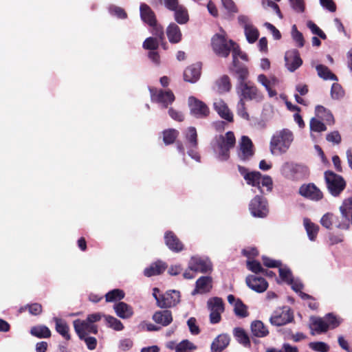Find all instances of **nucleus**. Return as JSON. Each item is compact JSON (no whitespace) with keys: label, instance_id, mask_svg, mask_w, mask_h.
<instances>
[{"label":"nucleus","instance_id":"nucleus-45","mask_svg":"<svg viewBox=\"0 0 352 352\" xmlns=\"http://www.w3.org/2000/svg\"><path fill=\"white\" fill-rule=\"evenodd\" d=\"M324 319L327 322V325L329 329H335L338 327L341 323V319L338 318L336 315L332 313L327 314L324 316Z\"/></svg>","mask_w":352,"mask_h":352},{"label":"nucleus","instance_id":"nucleus-5","mask_svg":"<svg viewBox=\"0 0 352 352\" xmlns=\"http://www.w3.org/2000/svg\"><path fill=\"white\" fill-rule=\"evenodd\" d=\"M236 89L239 100H243L245 102L249 100L260 102L263 99V95L257 87L247 80L237 82Z\"/></svg>","mask_w":352,"mask_h":352},{"label":"nucleus","instance_id":"nucleus-63","mask_svg":"<svg viewBox=\"0 0 352 352\" xmlns=\"http://www.w3.org/2000/svg\"><path fill=\"white\" fill-rule=\"evenodd\" d=\"M292 8L297 12H304L305 10L303 0H288Z\"/></svg>","mask_w":352,"mask_h":352},{"label":"nucleus","instance_id":"nucleus-42","mask_svg":"<svg viewBox=\"0 0 352 352\" xmlns=\"http://www.w3.org/2000/svg\"><path fill=\"white\" fill-rule=\"evenodd\" d=\"M312 325L314 327V330L317 333H325L328 331V327L324 318H314L312 320Z\"/></svg>","mask_w":352,"mask_h":352},{"label":"nucleus","instance_id":"nucleus-58","mask_svg":"<svg viewBox=\"0 0 352 352\" xmlns=\"http://www.w3.org/2000/svg\"><path fill=\"white\" fill-rule=\"evenodd\" d=\"M237 114L245 120H250V116L246 110L245 102L243 100H239L238 102Z\"/></svg>","mask_w":352,"mask_h":352},{"label":"nucleus","instance_id":"nucleus-21","mask_svg":"<svg viewBox=\"0 0 352 352\" xmlns=\"http://www.w3.org/2000/svg\"><path fill=\"white\" fill-rule=\"evenodd\" d=\"M285 60V66L291 72H294L302 64V60L297 50L294 51L292 54H286Z\"/></svg>","mask_w":352,"mask_h":352},{"label":"nucleus","instance_id":"nucleus-38","mask_svg":"<svg viewBox=\"0 0 352 352\" xmlns=\"http://www.w3.org/2000/svg\"><path fill=\"white\" fill-rule=\"evenodd\" d=\"M316 71L318 76L324 80H337V76L333 74L330 69L325 65H318L316 66Z\"/></svg>","mask_w":352,"mask_h":352},{"label":"nucleus","instance_id":"nucleus-30","mask_svg":"<svg viewBox=\"0 0 352 352\" xmlns=\"http://www.w3.org/2000/svg\"><path fill=\"white\" fill-rule=\"evenodd\" d=\"M172 12H174L175 20L179 24H186L189 21L188 10L184 6L180 4Z\"/></svg>","mask_w":352,"mask_h":352},{"label":"nucleus","instance_id":"nucleus-11","mask_svg":"<svg viewBox=\"0 0 352 352\" xmlns=\"http://www.w3.org/2000/svg\"><path fill=\"white\" fill-rule=\"evenodd\" d=\"M188 103L190 114L196 118H206L209 116L210 109L203 101L194 96H190Z\"/></svg>","mask_w":352,"mask_h":352},{"label":"nucleus","instance_id":"nucleus-14","mask_svg":"<svg viewBox=\"0 0 352 352\" xmlns=\"http://www.w3.org/2000/svg\"><path fill=\"white\" fill-rule=\"evenodd\" d=\"M73 324L74 330L80 339L83 338L85 336H87V333H98V327L85 320L76 319Z\"/></svg>","mask_w":352,"mask_h":352},{"label":"nucleus","instance_id":"nucleus-17","mask_svg":"<svg viewBox=\"0 0 352 352\" xmlns=\"http://www.w3.org/2000/svg\"><path fill=\"white\" fill-rule=\"evenodd\" d=\"M188 269L194 272L207 273L212 270V264L200 257L193 256L189 262Z\"/></svg>","mask_w":352,"mask_h":352},{"label":"nucleus","instance_id":"nucleus-55","mask_svg":"<svg viewBox=\"0 0 352 352\" xmlns=\"http://www.w3.org/2000/svg\"><path fill=\"white\" fill-rule=\"evenodd\" d=\"M152 28V34L160 41H163L164 40V33L163 27L155 22V25H149Z\"/></svg>","mask_w":352,"mask_h":352},{"label":"nucleus","instance_id":"nucleus-3","mask_svg":"<svg viewBox=\"0 0 352 352\" xmlns=\"http://www.w3.org/2000/svg\"><path fill=\"white\" fill-rule=\"evenodd\" d=\"M236 138L232 131H228L225 135H219L216 141L214 151L217 159L224 162L230 158V150L235 146Z\"/></svg>","mask_w":352,"mask_h":352},{"label":"nucleus","instance_id":"nucleus-18","mask_svg":"<svg viewBox=\"0 0 352 352\" xmlns=\"http://www.w3.org/2000/svg\"><path fill=\"white\" fill-rule=\"evenodd\" d=\"M254 153L252 140L248 136H242L240 142L239 158L243 161H246L250 160L254 155Z\"/></svg>","mask_w":352,"mask_h":352},{"label":"nucleus","instance_id":"nucleus-33","mask_svg":"<svg viewBox=\"0 0 352 352\" xmlns=\"http://www.w3.org/2000/svg\"><path fill=\"white\" fill-rule=\"evenodd\" d=\"M262 175L258 171H252L250 173V175H246V179H245L248 185L257 187L261 194H265L263 189H261V180Z\"/></svg>","mask_w":352,"mask_h":352},{"label":"nucleus","instance_id":"nucleus-47","mask_svg":"<svg viewBox=\"0 0 352 352\" xmlns=\"http://www.w3.org/2000/svg\"><path fill=\"white\" fill-rule=\"evenodd\" d=\"M160 41H161L157 38L148 37L143 42L142 47L144 49L148 50L150 51L157 50L159 47Z\"/></svg>","mask_w":352,"mask_h":352},{"label":"nucleus","instance_id":"nucleus-22","mask_svg":"<svg viewBox=\"0 0 352 352\" xmlns=\"http://www.w3.org/2000/svg\"><path fill=\"white\" fill-rule=\"evenodd\" d=\"M142 20L148 25H155L157 21L156 16L152 9L146 3H141L140 7Z\"/></svg>","mask_w":352,"mask_h":352},{"label":"nucleus","instance_id":"nucleus-59","mask_svg":"<svg viewBox=\"0 0 352 352\" xmlns=\"http://www.w3.org/2000/svg\"><path fill=\"white\" fill-rule=\"evenodd\" d=\"M26 309L29 313L34 316H38L43 311V307L40 303L34 302L26 305Z\"/></svg>","mask_w":352,"mask_h":352},{"label":"nucleus","instance_id":"nucleus-60","mask_svg":"<svg viewBox=\"0 0 352 352\" xmlns=\"http://www.w3.org/2000/svg\"><path fill=\"white\" fill-rule=\"evenodd\" d=\"M261 188L263 187L266 188V190H264L265 194L267 192H271L272 190V188H273V182H272V179L271 178V177H270L268 175H265V176L262 175V178L261 180Z\"/></svg>","mask_w":352,"mask_h":352},{"label":"nucleus","instance_id":"nucleus-28","mask_svg":"<svg viewBox=\"0 0 352 352\" xmlns=\"http://www.w3.org/2000/svg\"><path fill=\"white\" fill-rule=\"evenodd\" d=\"M114 309L117 316L121 318H129L133 314L131 307L124 302H119L116 304Z\"/></svg>","mask_w":352,"mask_h":352},{"label":"nucleus","instance_id":"nucleus-51","mask_svg":"<svg viewBox=\"0 0 352 352\" xmlns=\"http://www.w3.org/2000/svg\"><path fill=\"white\" fill-rule=\"evenodd\" d=\"M292 34L293 39L296 41V45L298 47H302L305 44V39L303 35L296 28V25L292 26Z\"/></svg>","mask_w":352,"mask_h":352},{"label":"nucleus","instance_id":"nucleus-9","mask_svg":"<svg viewBox=\"0 0 352 352\" xmlns=\"http://www.w3.org/2000/svg\"><path fill=\"white\" fill-rule=\"evenodd\" d=\"M294 313L289 307H283L274 311L270 318L271 324L274 326H283L294 320Z\"/></svg>","mask_w":352,"mask_h":352},{"label":"nucleus","instance_id":"nucleus-37","mask_svg":"<svg viewBox=\"0 0 352 352\" xmlns=\"http://www.w3.org/2000/svg\"><path fill=\"white\" fill-rule=\"evenodd\" d=\"M163 141L166 145H170L175 142L179 133L175 129H165L162 132Z\"/></svg>","mask_w":352,"mask_h":352},{"label":"nucleus","instance_id":"nucleus-4","mask_svg":"<svg viewBox=\"0 0 352 352\" xmlns=\"http://www.w3.org/2000/svg\"><path fill=\"white\" fill-rule=\"evenodd\" d=\"M293 141V133L291 131L284 129L274 134L270 141V150L272 154L276 151L285 153Z\"/></svg>","mask_w":352,"mask_h":352},{"label":"nucleus","instance_id":"nucleus-48","mask_svg":"<svg viewBox=\"0 0 352 352\" xmlns=\"http://www.w3.org/2000/svg\"><path fill=\"white\" fill-rule=\"evenodd\" d=\"M105 320L108 326L116 331H121L124 329V325L120 320L111 316H105Z\"/></svg>","mask_w":352,"mask_h":352},{"label":"nucleus","instance_id":"nucleus-52","mask_svg":"<svg viewBox=\"0 0 352 352\" xmlns=\"http://www.w3.org/2000/svg\"><path fill=\"white\" fill-rule=\"evenodd\" d=\"M247 267L251 272L258 274V273H264V269L262 267L260 262L256 260H248L247 261Z\"/></svg>","mask_w":352,"mask_h":352},{"label":"nucleus","instance_id":"nucleus-31","mask_svg":"<svg viewBox=\"0 0 352 352\" xmlns=\"http://www.w3.org/2000/svg\"><path fill=\"white\" fill-rule=\"evenodd\" d=\"M252 334L258 338H263L269 334L267 328L261 320H255L251 324Z\"/></svg>","mask_w":352,"mask_h":352},{"label":"nucleus","instance_id":"nucleus-36","mask_svg":"<svg viewBox=\"0 0 352 352\" xmlns=\"http://www.w3.org/2000/svg\"><path fill=\"white\" fill-rule=\"evenodd\" d=\"M234 336L236 340L244 346H250V340L248 335L245 330L241 327H236L234 329Z\"/></svg>","mask_w":352,"mask_h":352},{"label":"nucleus","instance_id":"nucleus-15","mask_svg":"<svg viewBox=\"0 0 352 352\" xmlns=\"http://www.w3.org/2000/svg\"><path fill=\"white\" fill-rule=\"evenodd\" d=\"M164 243L173 252L178 253L184 250V243L173 231L168 230L165 232Z\"/></svg>","mask_w":352,"mask_h":352},{"label":"nucleus","instance_id":"nucleus-56","mask_svg":"<svg viewBox=\"0 0 352 352\" xmlns=\"http://www.w3.org/2000/svg\"><path fill=\"white\" fill-rule=\"evenodd\" d=\"M307 25L314 34L318 35L322 39L327 38V36L324 32L313 21H309Z\"/></svg>","mask_w":352,"mask_h":352},{"label":"nucleus","instance_id":"nucleus-64","mask_svg":"<svg viewBox=\"0 0 352 352\" xmlns=\"http://www.w3.org/2000/svg\"><path fill=\"white\" fill-rule=\"evenodd\" d=\"M133 346V342L130 338H124L120 341L119 349L121 351H126L131 349Z\"/></svg>","mask_w":352,"mask_h":352},{"label":"nucleus","instance_id":"nucleus-62","mask_svg":"<svg viewBox=\"0 0 352 352\" xmlns=\"http://www.w3.org/2000/svg\"><path fill=\"white\" fill-rule=\"evenodd\" d=\"M223 8L230 14L238 12V8L232 0H221Z\"/></svg>","mask_w":352,"mask_h":352},{"label":"nucleus","instance_id":"nucleus-2","mask_svg":"<svg viewBox=\"0 0 352 352\" xmlns=\"http://www.w3.org/2000/svg\"><path fill=\"white\" fill-rule=\"evenodd\" d=\"M210 45L213 52L221 58H228L230 53L232 55L234 50L239 46L235 41L228 38L224 30L212 36Z\"/></svg>","mask_w":352,"mask_h":352},{"label":"nucleus","instance_id":"nucleus-27","mask_svg":"<svg viewBox=\"0 0 352 352\" xmlns=\"http://www.w3.org/2000/svg\"><path fill=\"white\" fill-rule=\"evenodd\" d=\"M166 34L168 38V41L171 43H178L182 40V32L179 27L174 23H170L166 30Z\"/></svg>","mask_w":352,"mask_h":352},{"label":"nucleus","instance_id":"nucleus-16","mask_svg":"<svg viewBox=\"0 0 352 352\" xmlns=\"http://www.w3.org/2000/svg\"><path fill=\"white\" fill-rule=\"evenodd\" d=\"M245 283L251 289L258 293L264 292L268 287L267 280L264 278L256 275L248 276L245 278Z\"/></svg>","mask_w":352,"mask_h":352},{"label":"nucleus","instance_id":"nucleus-20","mask_svg":"<svg viewBox=\"0 0 352 352\" xmlns=\"http://www.w3.org/2000/svg\"><path fill=\"white\" fill-rule=\"evenodd\" d=\"M213 106L214 110L217 112L221 118L230 122H233V114L223 100H219L214 102Z\"/></svg>","mask_w":352,"mask_h":352},{"label":"nucleus","instance_id":"nucleus-44","mask_svg":"<svg viewBox=\"0 0 352 352\" xmlns=\"http://www.w3.org/2000/svg\"><path fill=\"white\" fill-rule=\"evenodd\" d=\"M310 129L312 131L321 133L327 130L325 124L316 118H312L309 122Z\"/></svg>","mask_w":352,"mask_h":352},{"label":"nucleus","instance_id":"nucleus-6","mask_svg":"<svg viewBox=\"0 0 352 352\" xmlns=\"http://www.w3.org/2000/svg\"><path fill=\"white\" fill-rule=\"evenodd\" d=\"M324 176L329 192L333 197L340 196L346 186L344 177L331 170L325 171Z\"/></svg>","mask_w":352,"mask_h":352},{"label":"nucleus","instance_id":"nucleus-25","mask_svg":"<svg viewBox=\"0 0 352 352\" xmlns=\"http://www.w3.org/2000/svg\"><path fill=\"white\" fill-rule=\"evenodd\" d=\"M212 281L210 276H201L196 281L195 289L192 292V294L209 292L212 288Z\"/></svg>","mask_w":352,"mask_h":352},{"label":"nucleus","instance_id":"nucleus-13","mask_svg":"<svg viewBox=\"0 0 352 352\" xmlns=\"http://www.w3.org/2000/svg\"><path fill=\"white\" fill-rule=\"evenodd\" d=\"M299 194L315 201H320L323 198L322 192L313 183L302 185L299 188Z\"/></svg>","mask_w":352,"mask_h":352},{"label":"nucleus","instance_id":"nucleus-61","mask_svg":"<svg viewBox=\"0 0 352 352\" xmlns=\"http://www.w3.org/2000/svg\"><path fill=\"white\" fill-rule=\"evenodd\" d=\"M158 2L170 11L175 10L180 5L179 0H158Z\"/></svg>","mask_w":352,"mask_h":352},{"label":"nucleus","instance_id":"nucleus-32","mask_svg":"<svg viewBox=\"0 0 352 352\" xmlns=\"http://www.w3.org/2000/svg\"><path fill=\"white\" fill-rule=\"evenodd\" d=\"M30 334L38 338H49L52 336L50 329L45 325H36L31 328Z\"/></svg>","mask_w":352,"mask_h":352},{"label":"nucleus","instance_id":"nucleus-43","mask_svg":"<svg viewBox=\"0 0 352 352\" xmlns=\"http://www.w3.org/2000/svg\"><path fill=\"white\" fill-rule=\"evenodd\" d=\"M234 311L235 315L240 318H245L248 316L247 306L240 299H237L234 303Z\"/></svg>","mask_w":352,"mask_h":352},{"label":"nucleus","instance_id":"nucleus-12","mask_svg":"<svg viewBox=\"0 0 352 352\" xmlns=\"http://www.w3.org/2000/svg\"><path fill=\"white\" fill-rule=\"evenodd\" d=\"M208 307L210 311V322L217 324L221 320V313L224 311V304L221 298L214 297L208 301Z\"/></svg>","mask_w":352,"mask_h":352},{"label":"nucleus","instance_id":"nucleus-24","mask_svg":"<svg viewBox=\"0 0 352 352\" xmlns=\"http://www.w3.org/2000/svg\"><path fill=\"white\" fill-rule=\"evenodd\" d=\"M230 343V337L227 334L219 335L211 344L212 352H221Z\"/></svg>","mask_w":352,"mask_h":352},{"label":"nucleus","instance_id":"nucleus-49","mask_svg":"<svg viewBox=\"0 0 352 352\" xmlns=\"http://www.w3.org/2000/svg\"><path fill=\"white\" fill-rule=\"evenodd\" d=\"M331 96L333 99L336 100H339L344 97V91L342 87L337 82L333 83L331 89Z\"/></svg>","mask_w":352,"mask_h":352},{"label":"nucleus","instance_id":"nucleus-39","mask_svg":"<svg viewBox=\"0 0 352 352\" xmlns=\"http://www.w3.org/2000/svg\"><path fill=\"white\" fill-rule=\"evenodd\" d=\"M125 294L123 290L114 289L105 294V300L107 302L120 300L124 298Z\"/></svg>","mask_w":352,"mask_h":352},{"label":"nucleus","instance_id":"nucleus-19","mask_svg":"<svg viewBox=\"0 0 352 352\" xmlns=\"http://www.w3.org/2000/svg\"><path fill=\"white\" fill-rule=\"evenodd\" d=\"M201 66L200 64H192L184 72V80L191 83L196 82L201 76Z\"/></svg>","mask_w":352,"mask_h":352},{"label":"nucleus","instance_id":"nucleus-57","mask_svg":"<svg viewBox=\"0 0 352 352\" xmlns=\"http://www.w3.org/2000/svg\"><path fill=\"white\" fill-rule=\"evenodd\" d=\"M279 276L283 281L287 283H292L294 279L292 273L289 269L287 268H279Z\"/></svg>","mask_w":352,"mask_h":352},{"label":"nucleus","instance_id":"nucleus-35","mask_svg":"<svg viewBox=\"0 0 352 352\" xmlns=\"http://www.w3.org/2000/svg\"><path fill=\"white\" fill-rule=\"evenodd\" d=\"M304 226L309 239L311 241H315L319 231V226L311 222L309 219H304Z\"/></svg>","mask_w":352,"mask_h":352},{"label":"nucleus","instance_id":"nucleus-53","mask_svg":"<svg viewBox=\"0 0 352 352\" xmlns=\"http://www.w3.org/2000/svg\"><path fill=\"white\" fill-rule=\"evenodd\" d=\"M109 10L111 15L116 16L118 19H124L127 17L126 12L121 7L113 5L109 7Z\"/></svg>","mask_w":352,"mask_h":352},{"label":"nucleus","instance_id":"nucleus-54","mask_svg":"<svg viewBox=\"0 0 352 352\" xmlns=\"http://www.w3.org/2000/svg\"><path fill=\"white\" fill-rule=\"evenodd\" d=\"M334 214L327 212L324 214L320 219L321 225L327 229L331 230L333 228V220L334 219Z\"/></svg>","mask_w":352,"mask_h":352},{"label":"nucleus","instance_id":"nucleus-34","mask_svg":"<svg viewBox=\"0 0 352 352\" xmlns=\"http://www.w3.org/2000/svg\"><path fill=\"white\" fill-rule=\"evenodd\" d=\"M217 87V91L220 94H223L230 91L232 88V84L230 77L228 75H223L215 82Z\"/></svg>","mask_w":352,"mask_h":352},{"label":"nucleus","instance_id":"nucleus-7","mask_svg":"<svg viewBox=\"0 0 352 352\" xmlns=\"http://www.w3.org/2000/svg\"><path fill=\"white\" fill-rule=\"evenodd\" d=\"M160 293L158 288H153V296L156 300L157 305L160 308L174 307L180 301V293L178 291L170 290L162 294H159Z\"/></svg>","mask_w":352,"mask_h":352},{"label":"nucleus","instance_id":"nucleus-29","mask_svg":"<svg viewBox=\"0 0 352 352\" xmlns=\"http://www.w3.org/2000/svg\"><path fill=\"white\" fill-rule=\"evenodd\" d=\"M54 320L56 324V331L66 340H69L71 339V336L69 333V327L67 322L64 320L58 318H54Z\"/></svg>","mask_w":352,"mask_h":352},{"label":"nucleus","instance_id":"nucleus-23","mask_svg":"<svg viewBox=\"0 0 352 352\" xmlns=\"http://www.w3.org/2000/svg\"><path fill=\"white\" fill-rule=\"evenodd\" d=\"M167 268L166 263L162 261H157L150 265L144 270V275L146 277H151L162 274Z\"/></svg>","mask_w":352,"mask_h":352},{"label":"nucleus","instance_id":"nucleus-46","mask_svg":"<svg viewBox=\"0 0 352 352\" xmlns=\"http://www.w3.org/2000/svg\"><path fill=\"white\" fill-rule=\"evenodd\" d=\"M196 349L197 346L189 340H184L176 346L175 352H189Z\"/></svg>","mask_w":352,"mask_h":352},{"label":"nucleus","instance_id":"nucleus-8","mask_svg":"<svg viewBox=\"0 0 352 352\" xmlns=\"http://www.w3.org/2000/svg\"><path fill=\"white\" fill-rule=\"evenodd\" d=\"M151 100L153 102L159 104L162 108L166 109L175 100L173 92L170 90H164L155 87H150Z\"/></svg>","mask_w":352,"mask_h":352},{"label":"nucleus","instance_id":"nucleus-40","mask_svg":"<svg viewBox=\"0 0 352 352\" xmlns=\"http://www.w3.org/2000/svg\"><path fill=\"white\" fill-rule=\"evenodd\" d=\"M187 142L190 144V146L192 148H197V133L195 127L190 126L187 129L186 133L185 135Z\"/></svg>","mask_w":352,"mask_h":352},{"label":"nucleus","instance_id":"nucleus-50","mask_svg":"<svg viewBox=\"0 0 352 352\" xmlns=\"http://www.w3.org/2000/svg\"><path fill=\"white\" fill-rule=\"evenodd\" d=\"M309 347L315 351L318 352H329V346L324 342H311L309 344Z\"/></svg>","mask_w":352,"mask_h":352},{"label":"nucleus","instance_id":"nucleus-1","mask_svg":"<svg viewBox=\"0 0 352 352\" xmlns=\"http://www.w3.org/2000/svg\"><path fill=\"white\" fill-rule=\"evenodd\" d=\"M232 56V61L229 66L230 73L236 78L237 82L247 80L250 75L246 65V63L249 60L248 55L241 50L240 46H236Z\"/></svg>","mask_w":352,"mask_h":352},{"label":"nucleus","instance_id":"nucleus-26","mask_svg":"<svg viewBox=\"0 0 352 352\" xmlns=\"http://www.w3.org/2000/svg\"><path fill=\"white\" fill-rule=\"evenodd\" d=\"M152 318L156 323L164 327L168 326L173 321L172 313L169 310L157 311L155 312Z\"/></svg>","mask_w":352,"mask_h":352},{"label":"nucleus","instance_id":"nucleus-41","mask_svg":"<svg viewBox=\"0 0 352 352\" xmlns=\"http://www.w3.org/2000/svg\"><path fill=\"white\" fill-rule=\"evenodd\" d=\"M245 35L246 36L247 41L250 43H254L259 36V32L256 28H255L253 25L246 28L244 30Z\"/></svg>","mask_w":352,"mask_h":352},{"label":"nucleus","instance_id":"nucleus-10","mask_svg":"<svg viewBox=\"0 0 352 352\" xmlns=\"http://www.w3.org/2000/svg\"><path fill=\"white\" fill-rule=\"evenodd\" d=\"M249 209L252 216L258 218L265 217L268 213L266 199L261 195L255 196L250 203Z\"/></svg>","mask_w":352,"mask_h":352}]
</instances>
